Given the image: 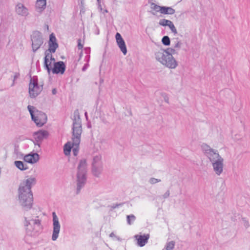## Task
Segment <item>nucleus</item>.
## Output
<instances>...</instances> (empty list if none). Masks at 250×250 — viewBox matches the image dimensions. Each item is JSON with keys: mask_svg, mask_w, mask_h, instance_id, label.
<instances>
[{"mask_svg": "<svg viewBox=\"0 0 250 250\" xmlns=\"http://www.w3.org/2000/svg\"><path fill=\"white\" fill-rule=\"evenodd\" d=\"M17 12L21 15H26L28 13L27 9L21 3H19L16 7Z\"/></svg>", "mask_w": 250, "mask_h": 250, "instance_id": "obj_18", "label": "nucleus"}, {"mask_svg": "<svg viewBox=\"0 0 250 250\" xmlns=\"http://www.w3.org/2000/svg\"><path fill=\"white\" fill-rule=\"evenodd\" d=\"M86 163L85 160H83L80 162V164L78 167L79 171L77 176L78 187L80 186L81 183H84L85 179L84 173V169L86 167Z\"/></svg>", "mask_w": 250, "mask_h": 250, "instance_id": "obj_6", "label": "nucleus"}, {"mask_svg": "<svg viewBox=\"0 0 250 250\" xmlns=\"http://www.w3.org/2000/svg\"><path fill=\"white\" fill-rule=\"evenodd\" d=\"M158 56H161L158 59L159 61L169 68H174L177 65L172 56L169 53H167L166 54L161 53Z\"/></svg>", "mask_w": 250, "mask_h": 250, "instance_id": "obj_4", "label": "nucleus"}, {"mask_svg": "<svg viewBox=\"0 0 250 250\" xmlns=\"http://www.w3.org/2000/svg\"><path fill=\"white\" fill-rule=\"evenodd\" d=\"M46 0H37L36 2V7L40 11L44 9L46 6Z\"/></svg>", "mask_w": 250, "mask_h": 250, "instance_id": "obj_20", "label": "nucleus"}, {"mask_svg": "<svg viewBox=\"0 0 250 250\" xmlns=\"http://www.w3.org/2000/svg\"><path fill=\"white\" fill-rule=\"evenodd\" d=\"M36 183L34 177H29L23 181L19 188V199L21 206L25 209L30 208L33 204V198L31 186Z\"/></svg>", "mask_w": 250, "mask_h": 250, "instance_id": "obj_1", "label": "nucleus"}, {"mask_svg": "<svg viewBox=\"0 0 250 250\" xmlns=\"http://www.w3.org/2000/svg\"><path fill=\"white\" fill-rule=\"evenodd\" d=\"M58 47V43L56 42V39L55 36L51 34L50 35L49 41V49L50 53H54Z\"/></svg>", "mask_w": 250, "mask_h": 250, "instance_id": "obj_10", "label": "nucleus"}, {"mask_svg": "<svg viewBox=\"0 0 250 250\" xmlns=\"http://www.w3.org/2000/svg\"><path fill=\"white\" fill-rule=\"evenodd\" d=\"M53 231L52 236V239L55 241L58 237L59 234L60 230V225L59 222L58 218L55 213L53 212Z\"/></svg>", "mask_w": 250, "mask_h": 250, "instance_id": "obj_7", "label": "nucleus"}, {"mask_svg": "<svg viewBox=\"0 0 250 250\" xmlns=\"http://www.w3.org/2000/svg\"><path fill=\"white\" fill-rule=\"evenodd\" d=\"M127 222L129 224H131L135 219V217L133 215H130L127 216Z\"/></svg>", "mask_w": 250, "mask_h": 250, "instance_id": "obj_26", "label": "nucleus"}, {"mask_svg": "<svg viewBox=\"0 0 250 250\" xmlns=\"http://www.w3.org/2000/svg\"><path fill=\"white\" fill-rule=\"evenodd\" d=\"M15 166L21 170H25L27 168L26 167H24L23 163L21 161H16L15 162Z\"/></svg>", "mask_w": 250, "mask_h": 250, "instance_id": "obj_21", "label": "nucleus"}, {"mask_svg": "<svg viewBox=\"0 0 250 250\" xmlns=\"http://www.w3.org/2000/svg\"><path fill=\"white\" fill-rule=\"evenodd\" d=\"M52 94H53V95L56 94V93H57V90H56V89H55V88L53 89H52Z\"/></svg>", "mask_w": 250, "mask_h": 250, "instance_id": "obj_29", "label": "nucleus"}, {"mask_svg": "<svg viewBox=\"0 0 250 250\" xmlns=\"http://www.w3.org/2000/svg\"><path fill=\"white\" fill-rule=\"evenodd\" d=\"M153 180H154V179H151V182L152 183H155V182H153ZM155 180L157 181V180H156V179H155Z\"/></svg>", "mask_w": 250, "mask_h": 250, "instance_id": "obj_30", "label": "nucleus"}, {"mask_svg": "<svg viewBox=\"0 0 250 250\" xmlns=\"http://www.w3.org/2000/svg\"><path fill=\"white\" fill-rule=\"evenodd\" d=\"M39 160V156L36 153L27 154L24 157V161L30 164L36 163Z\"/></svg>", "mask_w": 250, "mask_h": 250, "instance_id": "obj_13", "label": "nucleus"}, {"mask_svg": "<svg viewBox=\"0 0 250 250\" xmlns=\"http://www.w3.org/2000/svg\"><path fill=\"white\" fill-rule=\"evenodd\" d=\"M175 246V243L173 241H171L167 243L166 246V250H172Z\"/></svg>", "mask_w": 250, "mask_h": 250, "instance_id": "obj_23", "label": "nucleus"}, {"mask_svg": "<svg viewBox=\"0 0 250 250\" xmlns=\"http://www.w3.org/2000/svg\"><path fill=\"white\" fill-rule=\"evenodd\" d=\"M175 12L174 9L170 7L162 6L161 14L171 15Z\"/></svg>", "mask_w": 250, "mask_h": 250, "instance_id": "obj_19", "label": "nucleus"}, {"mask_svg": "<svg viewBox=\"0 0 250 250\" xmlns=\"http://www.w3.org/2000/svg\"><path fill=\"white\" fill-rule=\"evenodd\" d=\"M161 8H162V6L158 5L154 3H152L151 4V9L156 12H160L161 13Z\"/></svg>", "mask_w": 250, "mask_h": 250, "instance_id": "obj_22", "label": "nucleus"}, {"mask_svg": "<svg viewBox=\"0 0 250 250\" xmlns=\"http://www.w3.org/2000/svg\"><path fill=\"white\" fill-rule=\"evenodd\" d=\"M169 26V27L170 28V29L171 30L172 32H173L175 34H176L177 33V30L174 25V24H173V23L172 22V21H170L168 25Z\"/></svg>", "mask_w": 250, "mask_h": 250, "instance_id": "obj_27", "label": "nucleus"}, {"mask_svg": "<svg viewBox=\"0 0 250 250\" xmlns=\"http://www.w3.org/2000/svg\"><path fill=\"white\" fill-rule=\"evenodd\" d=\"M162 42L166 45H168L170 44V40L168 37L165 36L162 39Z\"/></svg>", "mask_w": 250, "mask_h": 250, "instance_id": "obj_25", "label": "nucleus"}, {"mask_svg": "<svg viewBox=\"0 0 250 250\" xmlns=\"http://www.w3.org/2000/svg\"><path fill=\"white\" fill-rule=\"evenodd\" d=\"M206 154L208 157L209 158L210 161L212 162H215L216 161H218L219 159H223L221 158L218 153H216L213 152V150L211 149H207L206 150Z\"/></svg>", "mask_w": 250, "mask_h": 250, "instance_id": "obj_15", "label": "nucleus"}, {"mask_svg": "<svg viewBox=\"0 0 250 250\" xmlns=\"http://www.w3.org/2000/svg\"><path fill=\"white\" fill-rule=\"evenodd\" d=\"M42 41L40 38L34 37L32 39V48L34 51H36L40 48Z\"/></svg>", "mask_w": 250, "mask_h": 250, "instance_id": "obj_17", "label": "nucleus"}, {"mask_svg": "<svg viewBox=\"0 0 250 250\" xmlns=\"http://www.w3.org/2000/svg\"><path fill=\"white\" fill-rule=\"evenodd\" d=\"M213 167L216 174L219 175L223 170V159L213 162Z\"/></svg>", "mask_w": 250, "mask_h": 250, "instance_id": "obj_14", "label": "nucleus"}, {"mask_svg": "<svg viewBox=\"0 0 250 250\" xmlns=\"http://www.w3.org/2000/svg\"><path fill=\"white\" fill-rule=\"evenodd\" d=\"M65 69V66L64 63L62 62H59L54 63V67L52 69V72L53 73H61L62 74L64 73Z\"/></svg>", "mask_w": 250, "mask_h": 250, "instance_id": "obj_11", "label": "nucleus"}, {"mask_svg": "<svg viewBox=\"0 0 250 250\" xmlns=\"http://www.w3.org/2000/svg\"><path fill=\"white\" fill-rule=\"evenodd\" d=\"M149 238V234L144 235H136L135 236V238L137 240V245L141 247L144 246L147 243Z\"/></svg>", "mask_w": 250, "mask_h": 250, "instance_id": "obj_12", "label": "nucleus"}, {"mask_svg": "<svg viewBox=\"0 0 250 250\" xmlns=\"http://www.w3.org/2000/svg\"><path fill=\"white\" fill-rule=\"evenodd\" d=\"M83 46V44L82 42V41L81 39L78 40V47L79 49L82 50Z\"/></svg>", "mask_w": 250, "mask_h": 250, "instance_id": "obj_28", "label": "nucleus"}, {"mask_svg": "<svg viewBox=\"0 0 250 250\" xmlns=\"http://www.w3.org/2000/svg\"><path fill=\"white\" fill-rule=\"evenodd\" d=\"M115 37L119 48H120L121 50L122 51L123 54L124 55H125L127 52L125 42L124 40L123 39L121 35H120V33H117L116 34Z\"/></svg>", "mask_w": 250, "mask_h": 250, "instance_id": "obj_8", "label": "nucleus"}, {"mask_svg": "<svg viewBox=\"0 0 250 250\" xmlns=\"http://www.w3.org/2000/svg\"><path fill=\"white\" fill-rule=\"evenodd\" d=\"M82 132V129L81 123L79 121L74 122L72 142H68L64 146L63 151L65 155H69L71 149H72L73 154L75 156L77 155L79 150Z\"/></svg>", "mask_w": 250, "mask_h": 250, "instance_id": "obj_2", "label": "nucleus"}, {"mask_svg": "<svg viewBox=\"0 0 250 250\" xmlns=\"http://www.w3.org/2000/svg\"><path fill=\"white\" fill-rule=\"evenodd\" d=\"M170 21L166 19H162L159 21V24L162 26H168Z\"/></svg>", "mask_w": 250, "mask_h": 250, "instance_id": "obj_24", "label": "nucleus"}, {"mask_svg": "<svg viewBox=\"0 0 250 250\" xmlns=\"http://www.w3.org/2000/svg\"><path fill=\"white\" fill-rule=\"evenodd\" d=\"M28 109L32 120L37 125L42 126L46 123L47 117L44 113L35 110V108L31 105H28Z\"/></svg>", "mask_w": 250, "mask_h": 250, "instance_id": "obj_3", "label": "nucleus"}, {"mask_svg": "<svg viewBox=\"0 0 250 250\" xmlns=\"http://www.w3.org/2000/svg\"><path fill=\"white\" fill-rule=\"evenodd\" d=\"M55 59L52 58L51 53H46L44 58V64L48 72H50L52 64H54Z\"/></svg>", "mask_w": 250, "mask_h": 250, "instance_id": "obj_9", "label": "nucleus"}, {"mask_svg": "<svg viewBox=\"0 0 250 250\" xmlns=\"http://www.w3.org/2000/svg\"><path fill=\"white\" fill-rule=\"evenodd\" d=\"M42 90V85H39L35 80H31L29 85V93L32 98L36 97Z\"/></svg>", "mask_w": 250, "mask_h": 250, "instance_id": "obj_5", "label": "nucleus"}, {"mask_svg": "<svg viewBox=\"0 0 250 250\" xmlns=\"http://www.w3.org/2000/svg\"><path fill=\"white\" fill-rule=\"evenodd\" d=\"M47 136V132L44 130H40L34 133V138L37 141L42 140Z\"/></svg>", "mask_w": 250, "mask_h": 250, "instance_id": "obj_16", "label": "nucleus"}]
</instances>
